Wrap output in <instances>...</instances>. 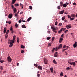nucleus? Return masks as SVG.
<instances>
[{"instance_id": "obj_25", "label": "nucleus", "mask_w": 77, "mask_h": 77, "mask_svg": "<svg viewBox=\"0 0 77 77\" xmlns=\"http://www.w3.org/2000/svg\"><path fill=\"white\" fill-rule=\"evenodd\" d=\"M63 3L62 2H60V6H63Z\"/></svg>"}, {"instance_id": "obj_31", "label": "nucleus", "mask_w": 77, "mask_h": 77, "mask_svg": "<svg viewBox=\"0 0 77 77\" xmlns=\"http://www.w3.org/2000/svg\"><path fill=\"white\" fill-rule=\"evenodd\" d=\"M15 26L17 28L18 27V24H17V23L15 24Z\"/></svg>"}, {"instance_id": "obj_52", "label": "nucleus", "mask_w": 77, "mask_h": 77, "mask_svg": "<svg viewBox=\"0 0 77 77\" xmlns=\"http://www.w3.org/2000/svg\"><path fill=\"white\" fill-rule=\"evenodd\" d=\"M0 62H1V63H3V62H4L3 60H0Z\"/></svg>"}, {"instance_id": "obj_8", "label": "nucleus", "mask_w": 77, "mask_h": 77, "mask_svg": "<svg viewBox=\"0 0 77 77\" xmlns=\"http://www.w3.org/2000/svg\"><path fill=\"white\" fill-rule=\"evenodd\" d=\"M70 64L71 65H73V66H75V62H72V63H70Z\"/></svg>"}, {"instance_id": "obj_43", "label": "nucleus", "mask_w": 77, "mask_h": 77, "mask_svg": "<svg viewBox=\"0 0 77 77\" xmlns=\"http://www.w3.org/2000/svg\"><path fill=\"white\" fill-rule=\"evenodd\" d=\"M60 5L58 6H57V8L58 9H60Z\"/></svg>"}, {"instance_id": "obj_33", "label": "nucleus", "mask_w": 77, "mask_h": 77, "mask_svg": "<svg viewBox=\"0 0 77 77\" xmlns=\"http://www.w3.org/2000/svg\"><path fill=\"white\" fill-rule=\"evenodd\" d=\"M19 40H20V39H19V38H18V37H17V42L18 43H19Z\"/></svg>"}, {"instance_id": "obj_41", "label": "nucleus", "mask_w": 77, "mask_h": 77, "mask_svg": "<svg viewBox=\"0 0 77 77\" xmlns=\"http://www.w3.org/2000/svg\"><path fill=\"white\" fill-rule=\"evenodd\" d=\"M58 22L57 21H56L55 23V26H57V24Z\"/></svg>"}, {"instance_id": "obj_54", "label": "nucleus", "mask_w": 77, "mask_h": 77, "mask_svg": "<svg viewBox=\"0 0 77 77\" xmlns=\"http://www.w3.org/2000/svg\"><path fill=\"white\" fill-rule=\"evenodd\" d=\"M57 54H54V57H57Z\"/></svg>"}, {"instance_id": "obj_51", "label": "nucleus", "mask_w": 77, "mask_h": 77, "mask_svg": "<svg viewBox=\"0 0 77 77\" xmlns=\"http://www.w3.org/2000/svg\"><path fill=\"white\" fill-rule=\"evenodd\" d=\"M67 50V48L66 49H64L62 50V51L63 52L65 50Z\"/></svg>"}, {"instance_id": "obj_13", "label": "nucleus", "mask_w": 77, "mask_h": 77, "mask_svg": "<svg viewBox=\"0 0 77 77\" xmlns=\"http://www.w3.org/2000/svg\"><path fill=\"white\" fill-rule=\"evenodd\" d=\"M13 43H10V45H9V47H10V48L11 47H12L13 45Z\"/></svg>"}, {"instance_id": "obj_12", "label": "nucleus", "mask_w": 77, "mask_h": 77, "mask_svg": "<svg viewBox=\"0 0 77 77\" xmlns=\"http://www.w3.org/2000/svg\"><path fill=\"white\" fill-rule=\"evenodd\" d=\"M66 27H69V28H71V26L69 25H67L66 26Z\"/></svg>"}, {"instance_id": "obj_4", "label": "nucleus", "mask_w": 77, "mask_h": 77, "mask_svg": "<svg viewBox=\"0 0 77 77\" xmlns=\"http://www.w3.org/2000/svg\"><path fill=\"white\" fill-rule=\"evenodd\" d=\"M44 62L45 64L47 65L48 63V60L46 59H44Z\"/></svg>"}, {"instance_id": "obj_57", "label": "nucleus", "mask_w": 77, "mask_h": 77, "mask_svg": "<svg viewBox=\"0 0 77 77\" xmlns=\"http://www.w3.org/2000/svg\"><path fill=\"white\" fill-rule=\"evenodd\" d=\"M62 23H60L59 25H58V26H62Z\"/></svg>"}, {"instance_id": "obj_42", "label": "nucleus", "mask_w": 77, "mask_h": 77, "mask_svg": "<svg viewBox=\"0 0 77 77\" xmlns=\"http://www.w3.org/2000/svg\"><path fill=\"white\" fill-rule=\"evenodd\" d=\"M54 38H55L54 37H53L52 38V41H54Z\"/></svg>"}, {"instance_id": "obj_29", "label": "nucleus", "mask_w": 77, "mask_h": 77, "mask_svg": "<svg viewBox=\"0 0 77 77\" xmlns=\"http://www.w3.org/2000/svg\"><path fill=\"white\" fill-rule=\"evenodd\" d=\"M51 38V37H48L47 38V40H49Z\"/></svg>"}, {"instance_id": "obj_10", "label": "nucleus", "mask_w": 77, "mask_h": 77, "mask_svg": "<svg viewBox=\"0 0 77 77\" xmlns=\"http://www.w3.org/2000/svg\"><path fill=\"white\" fill-rule=\"evenodd\" d=\"M62 41H63V38H60V40L59 41V42H60V43Z\"/></svg>"}, {"instance_id": "obj_17", "label": "nucleus", "mask_w": 77, "mask_h": 77, "mask_svg": "<svg viewBox=\"0 0 77 77\" xmlns=\"http://www.w3.org/2000/svg\"><path fill=\"white\" fill-rule=\"evenodd\" d=\"M50 70L51 72H53V68H50Z\"/></svg>"}, {"instance_id": "obj_62", "label": "nucleus", "mask_w": 77, "mask_h": 77, "mask_svg": "<svg viewBox=\"0 0 77 77\" xmlns=\"http://www.w3.org/2000/svg\"><path fill=\"white\" fill-rule=\"evenodd\" d=\"M62 32V31H61L60 30L58 32V33H61Z\"/></svg>"}, {"instance_id": "obj_35", "label": "nucleus", "mask_w": 77, "mask_h": 77, "mask_svg": "<svg viewBox=\"0 0 77 77\" xmlns=\"http://www.w3.org/2000/svg\"><path fill=\"white\" fill-rule=\"evenodd\" d=\"M21 48H25V47H24V45H22L21 46Z\"/></svg>"}, {"instance_id": "obj_39", "label": "nucleus", "mask_w": 77, "mask_h": 77, "mask_svg": "<svg viewBox=\"0 0 77 77\" xmlns=\"http://www.w3.org/2000/svg\"><path fill=\"white\" fill-rule=\"evenodd\" d=\"M51 43H49L48 44V46H49V47H50V46H51Z\"/></svg>"}, {"instance_id": "obj_7", "label": "nucleus", "mask_w": 77, "mask_h": 77, "mask_svg": "<svg viewBox=\"0 0 77 77\" xmlns=\"http://www.w3.org/2000/svg\"><path fill=\"white\" fill-rule=\"evenodd\" d=\"M12 14H9L8 15V17L9 18H12Z\"/></svg>"}, {"instance_id": "obj_11", "label": "nucleus", "mask_w": 77, "mask_h": 77, "mask_svg": "<svg viewBox=\"0 0 77 77\" xmlns=\"http://www.w3.org/2000/svg\"><path fill=\"white\" fill-rule=\"evenodd\" d=\"M67 48V49H68V48H69V47H68V46H66V45H64L63 46V48Z\"/></svg>"}, {"instance_id": "obj_60", "label": "nucleus", "mask_w": 77, "mask_h": 77, "mask_svg": "<svg viewBox=\"0 0 77 77\" xmlns=\"http://www.w3.org/2000/svg\"><path fill=\"white\" fill-rule=\"evenodd\" d=\"M21 53H24V50H22L21 51Z\"/></svg>"}, {"instance_id": "obj_18", "label": "nucleus", "mask_w": 77, "mask_h": 77, "mask_svg": "<svg viewBox=\"0 0 77 77\" xmlns=\"http://www.w3.org/2000/svg\"><path fill=\"white\" fill-rule=\"evenodd\" d=\"M22 28H24V29H26V26L24 24L22 25Z\"/></svg>"}, {"instance_id": "obj_40", "label": "nucleus", "mask_w": 77, "mask_h": 77, "mask_svg": "<svg viewBox=\"0 0 77 77\" xmlns=\"http://www.w3.org/2000/svg\"><path fill=\"white\" fill-rule=\"evenodd\" d=\"M65 17H63L62 18V20H65Z\"/></svg>"}, {"instance_id": "obj_21", "label": "nucleus", "mask_w": 77, "mask_h": 77, "mask_svg": "<svg viewBox=\"0 0 77 77\" xmlns=\"http://www.w3.org/2000/svg\"><path fill=\"white\" fill-rule=\"evenodd\" d=\"M31 19H32V17H29V18L27 21H26V22L27 21H30V20H31Z\"/></svg>"}, {"instance_id": "obj_59", "label": "nucleus", "mask_w": 77, "mask_h": 77, "mask_svg": "<svg viewBox=\"0 0 77 77\" xmlns=\"http://www.w3.org/2000/svg\"><path fill=\"white\" fill-rule=\"evenodd\" d=\"M74 20V18H71L70 19V20Z\"/></svg>"}, {"instance_id": "obj_30", "label": "nucleus", "mask_w": 77, "mask_h": 77, "mask_svg": "<svg viewBox=\"0 0 77 77\" xmlns=\"http://www.w3.org/2000/svg\"><path fill=\"white\" fill-rule=\"evenodd\" d=\"M8 35H7L6 34L5 36V39H7V38H8Z\"/></svg>"}, {"instance_id": "obj_3", "label": "nucleus", "mask_w": 77, "mask_h": 77, "mask_svg": "<svg viewBox=\"0 0 77 77\" xmlns=\"http://www.w3.org/2000/svg\"><path fill=\"white\" fill-rule=\"evenodd\" d=\"M14 40H10V39H9L8 40V44H10H10L11 43H14Z\"/></svg>"}, {"instance_id": "obj_36", "label": "nucleus", "mask_w": 77, "mask_h": 77, "mask_svg": "<svg viewBox=\"0 0 77 77\" xmlns=\"http://www.w3.org/2000/svg\"><path fill=\"white\" fill-rule=\"evenodd\" d=\"M68 17V18H70V19H71V16H69V15H67Z\"/></svg>"}, {"instance_id": "obj_49", "label": "nucleus", "mask_w": 77, "mask_h": 77, "mask_svg": "<svg viewBox=\"0 0 77 77\" xmlns=\"http://www.w3.org/2000/svg\"><path fill=\"white\" fill-rule=\"evenodd\" d=\"M34 66H36L37 68V66H38V64H34Z\"/></svg>"}, {"instance_id": "obj_53", "label": "nucleus", "mask_w": 77, "mask_h": 77, "mask_svg": "<svg viewBox=\"0 0 77 77\" xmlns=\"http://www.w3.org/2000/svg\"><path fill=\"white\" fill-rule=\"evenodd\" d=\"M61 37H63L64 36V34H62L61 35Z\"/></svg>"}, {"instance_id": "obj_9", "label": "nucleus", "mask_w": 77, "mask_h": 77, "mask_svg": "<svg viewBox=\"0 0 77 77\" xmlns=\"http://www.w3.org/2000/svg\"><path fill=\"white\" fill-rule=\"evenodd\" d=\"M71 62H73V60H69L68 62V63H69L70 64L71 63H72Z\"/></svg>"}, {"instance_id": "obj_20", "label": "nucleus", "mask_w": 77, "mask_h": 77, "mask_svg": "<svg viewBox=\"0 0 77 77\" xmlns=\"http://www.w3.org/2000/svg\"><path fill=\"white\" fill-rule=\"evenodd\" d=\"M60 77H62V76L63 75V72H61L60 74Z\"/></svg>"}, {"instance_id": "obj_15", "label": "nucleus", "mask_w": 77, "mask_h": 77, "mask_svg": "<svg viewBox=\"0 0 77 77\" xmlns=\"http://www.w3.org/2000/svg\"><path fill=\"white\" fill-rule=\"evenodd\" d=\"M18 13H19V11H18V12H17V14H15V17H17H17H18Z\"/></svg>"}, {"instance_id": "obj_24", "label": "nucleus", "mask_w": 77, "mask_h": 77, "mask_svg": "<svg viewBox=\"0 0 77 77\" xmlns=\"http://www.w3.org/2000/svg\"><path fill=\"white\" fill-rule=\"evenodd\" d=\"M16 0H12V4H14L15 3V2Z\"/></svg>"}, {"instance_id": "obj_47", "label": "nucleus", "mask_w": 77, "mask_h": 77, "mask_svg": "<svg viewBox=\"0 0 77 77\" xmlns=\"http://www.w3.org/2000/svg\"><path fill=\"white\" fill-rule=\"evenodd\" d=\"M8 33H9V30H8L6 32V35L8 34Z\"/></svg>"}, {"instance_id": "obj_27", "label": "nucleus", "mask_w": 77, "mask_h": 77, "mask_svg": "<svg viewBox=\"0 0 77 77\" xmlns=\"http://www.w3.org/2000/svg\"><path fill=\"white\" fill-rule=\"evenodd\" d=\"M12 26H11V27L10 28V29L11 31H12V30H13V28H12Z\"/></svg>"}, {"instance_id": "obj_37", "label": "nucleus", "mask_w": 77, "mask_h": 77, "mask_svg": "<svg viewBox=\"0 0 77 77\" xmlns=\"http://www.w3.org/2000/svg\"><path fill=\"white\" fill-rule=\"evenodd\" d=\"M63 29V32H64V31H65V30H66V28H62Z\"/></svg>"}, {"instance_id": "obj_55", "label": "nucleus", "mask_w": 77, "mask_h": 77, "mask_svg": "<svg viewBox=\"0 0 77 77\" xmlns=\"http://www.w3.org/2000/svg\"><path fill=\"white\" fill-rule=\"evenodd\" d=\"M76 5V4L75 2H74L73 3V5Z\"/></svg>"}, {"instance_id": "obj_61", "label": "nucleus", "mask_w": 77, "mask_h": 77, "mask_svg": "<svg viewBox=\"0 0 77 77\" xmlns=\"http://www.w3.org/2000/svg\"><path fill=\"white\" fill-rule=\"evenodd\" d=\"M68 32V30H66L64 31V33H66Z\"/></svg>"}, {"instance_id": "obj_34", "label": "nucleus", "mask_w": 77, "mask_h": 77, "mask_svg": "<svg viewBox=\"0 0 77 77\" xmlns=\"http://www.w3.org/2000/svg\"><path fill=\"white\" fill-rule=\"evenodd\" d=\"M73 46L74 47V48H75V47H77V45H75V44H74L73 45Z\"/></svg>"}, {"instance_id": "obj_44", "label": "nucleus", "mask_w": 77, "mask_h": 77, "mask_svg": "<svg viewBox=\"0 0 77 77\" xmlns=\"http://www.w3.org/2000/svg\"><path fill=\"white\" fill-rule=\"evenodd\" d=\"M66 70H68V69H70V68L67 67L66 68Z\"/></svg>"}, {"instance_id": "obj_58", "label": "nucleus", "mask_w": 77, "mask_h": 77, "mask_svg": "<svg viewBox=\"0 0 77 77\" xmlns=\"http://www.w3.org/2000/svg\"><path fill=\"white\" fill-rule=\"evenodd\" d=\"M53 32L55 33H57V31H56V30H53Z\"/></svg>"}, {"instance_id": "obj_5", "label": "nucleus", "mask_w": 77, "mask_h": 77, "mask_svg": "<svg viewBox=\"0 0 77 77\" xmlns=\"http://www.w3.org/2000/svg\"><path fill=\"white\" fill-rule=\"evenodd\" d=\"M37 68L39 69H40L41 70H42V67L41 66H37Z\"/></svg>"}, {"instance_id": "obj_32", "label": "nucleus", "mask_w": 77, "mask_h": 77, "mask_svg": "<svg viewBox=\"0 0 77 77\" xmlns=\"http://www.w3.org/2000/svg\"><path fill=\"white\" fill-rule=\"evenodd\" d=\"M15 6H19V4H14Z\"/></svg>"}, {"instance_id": "obj_26", "label": "nucleus", "mask_w": 77, "mask_h": 77, "mask_svg": "<svg viewBox=\"0 0 77 77\" xmlns=\"http://www.w3.org/2000/svg\"><path fill=\"white\" fill-rule=\"evenodd\" d=\"M67 6V5H66V4H64L63 5V6L64 8H65V7H66Z\"/></svg>"}, {"instance_id": "obj_38", "label": "nucleus", "mask_w": 77, "mask_h": 77, "mask_svg": "<svg viewBox=\"0 0 77 77\" xmlns=\"http://www.w3.org/2000/svg\"><path fill=\"white\" fill-rule=\"evenodd\" d=\"M55 50V48H53V49L52 50V52H54V50Z\"/></svg>"}, {"instance_id": "obj_45", "label": "nucleus", "mask_w": 77, "mask_h": 77, "mask_svg": "<svg viewBox=\"0 0 77 77\" xmlns=\"http://www.w3.org/2000/svg\"><path fill=\"white\" fill-rule=\"evenodd\" d=\"M19 23H21V21H22V20L21 19L20 20H19Z\"/></svg>"}, {"instance_id": "obj_2", "label": "nucleus", "mask_w": 77, "mask_h": 77, "mask_svg": "<svg viewBox=\"0 0 77 77\" xmlns=\"http://www.w3.org/2000/svg\"><path fill=\"white\" fill-rule=\"evenodd\" d=\"M7 60H8V63L12 62V59H11V57H10V56H9L8 57H7Z\"/></svg>"}, {"instance_id": "obj_64", "label": "nucleus", "mask_w": 77, "mask_h": 77, "mask_svg": "<svg viewBox=\"0 0 77 77\" xmlns=\"http://www.w3.org/2000/svg\"><path fill=\"white\" fill-rule=\"evenodd\" d=\"M48 33H50V31H47Z\"/></svg>"}, {"instance_id": "obj_23", "label": "nucleus", "mask_w": 77, "mask_h": 77, "mask_svg": "<svg viewBox=\"0 0 77 77\" xmlns=\"http://www.w3.org/2000/svg\"><path fill=\"white\" fill-rule=\"evenodd\" d=\"M51 28L53 30H56V28H55V27H53V26H51Z\"/></svg>"}, {"instance_id": "obj_14", "label": "nucleus", "mask_w": 77, "mask_h": 77, "mask_svg": "<svg viewBox=\"0 0 77 77\" xmlns=\"http://www.w3.org/2000/svg\"><path fill=\"white\" fill-rule=\"evenodd\" d=\"M6 32V28H5L4 29V33H5Z\"/></svg>"}, {"instance_id": "obj_6", "label": "nucleus", "mask_w": 77, "mask_h": 77, "mask_svg": "<svg viewBox=\"0 0 77 77\" xmlns=\"http://www.w3.org/2000/svg\"><path fill=\"white\" fill-rule=\"evenodd\" d=\"M64 12H65V10H63L62 11H60L59 14H60L62 15V14H63V13H64Z\"/></svg>"}, {"instance_id": "obj_56", "label": "nucleus", "mask_w": 77, "mask_h": 77, "mask_svg": "<svg viewBox=\"0 0 77 77\" xmlns=\"http://www.w3.org/2000/svg\"><path fill=\"white\" fill-rule=\"evenodd\" d=\"M22 22H23V23H25V22H26V21L25 20H23V19H22Z\"/></svg>"}, {"instance_id": "obj_22", "label": "nucleus", "mask_w": 77, "mask_h": 77, "mask_svg": "<svg viewBox=\"0 0 77 77\" xmlns=\"http://www.w3.org/2000/svg\"><path fill=\"white\" fill-rule=\"evenodd\" d=\"M16 10L17 9H16L15 8H14L13 9V11L14 13H15Z\"/></svg>"}, {"instance_id": "obj_19", "label": "nucleus", "mask_w": 77, "mask_h": 77, "mask_svg": "<svg viewBox=\"0 0 77 77\" xmlns=\"http://www.w3.org/2000/svg\"><path fill=\"white\" fill-rule=\"evenodd\" d=\"M16 36L15 35H14L13 37V40H12V41H13L14 42V41L15 40V38Z\"/></svg>"}, {"instance_id": "obj_28", "label": "nucleus", "mask_w": 77, "mask_h": 77, "mask_svg": "<svg viewBox=\"0 0 77 77\" xmlns=\"http://www.w3.org/2000/svg\"><path fill=\"white\" fill-rule=\"evenodd\" d=\"M53 62L55 63V64H57V62L55 60V59H54L53 60Z\"/></svg>"}, {"instance_id": "obj_50", "label": "nucleus", "mask_w": 77, "mask_h": 77, "mask_svg": "<svg viewBox=\"0 0 77 77\" xmlns=\"http://www.w3.org/2000/svg\"><path fill=\"white\" fill-rule=\"evenodd\" d=\"M37 74V77H40V75L39 74Z\"/></svg>"}, {"instance_id": "obj_16", "label": "nucleus", "mask_w": 77, "mask_h": 77, "mask_svg": "<svg viewBox=\"0 0 77 77\" xmlns=\"http://www.w3.org/2000/svg\"><path fill=\"white\" fill-rule=\"evenodd\" d=\"M71 17L72 18L75 17V15L74 14H72L71 15Z\"/></svg>"}, {"instance_id": "obj_1", "label": "nucleus", "mask_w": 77, "mask_h": 77, "mask_svg": "<svg viewBox=\"0 0 77 77\" xmlns=\"http://www.w3.org/2000/svg\"><path fill=\"white\" fill-rule=\"evenodd\" d=\"M62 44H60V45L58 46V47H56L55 48V51H57L59 49H60V48H62Z\"/></svg>"}, {"instance_id": "obj_46", "label": "nucleus", "mask_w": 77, "mask_h": 77, "mask_svg": "<svg viewBox=\"0 0 77 77\" xmlns=\"http://www.w3.org/2000/svg\"><path fill=\"white\" fill-rule=\"evenodd\" d=\"M0 69H1V70H3V66H0Z\"/></svg>"}, {"instance_id": "obj_63", "label": "nucleus", "mask_w": 77, "mask_h": 77, "mask_svg": "<svg viewBox=\"0 0 77 77\" xmlns=\"http://www.w3.org/2000/svg\"><path fill=\"white\" fill-rule=\"evenodd\" d=\"M11 21H8V24H11Z\"/></svg>"}, {"instance_id": "obj_48", "label": "nucleus", "mask_w": 77, "mask_h": 77, "mask_svg": "<svg viewBox=\"0 0 77 77\" xmlns=\"http://www.w3.org/2000/svg\"><path fill=\"white\" fill-rule=\"evenodd\" d=\"M29 8L30 9H32V6H30L29 7Z\"/></svg>"}]
</instances>
